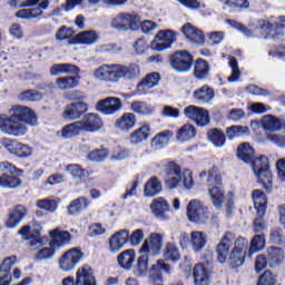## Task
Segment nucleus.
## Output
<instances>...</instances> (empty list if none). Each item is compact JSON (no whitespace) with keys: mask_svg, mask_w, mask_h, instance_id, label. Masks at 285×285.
<instances>
[{"mask_svg":"<svg viewBox=\"0 0 285 285\" xmlns=\"http://www.w3.org/2000/svg\"><path fill=\"white\" fill-rule=\"evenodd\" d=\"M210 268L206 267L203 264L195 265L193 269V277L195 285H210Z\"/></svg>","mask_w":285,"mask_h":285,"instance_id":"27","label":"nucleus"},{"mask_svg":"<svg viewBox=\"0 0 285 285\" xmlns=\"http://www.w3.org/2000/svg\"><path fill=\"white\" fill-rule=\"evenodd\" d=\"M237 155L239 159L245 161V164H250V161L255 159V149L253 146H250V144L243 142L238 146Z\"/></svg>","mask_w":285,"mask_h":285,"instance_id":"41","label":"nucleus"},{"mask_svg":"<svg viewBox=\"0 0 285 285\" xmlns=\"http://www.w3.org/2000/svg\"><path fill=\"white\" fill-rule=\"evenodd\" d=\"M235 242V234L226 232L216 247L217 259L219 264H226L228 261V253H230V246Z\"/></svg>","mask_w":285,"mask_h":285,"instance_id":"18","label":"nucleus"},{"mask_svg":"<svg viewBox=\"0 0 285 285\" xmlns=\"http://www.w3.org/2000/svg\"><path fill=\"white\" fill-rule=\"evenodd\" d=\"M130 239V230L120 229L109 237V250L110 253H119L124 248L125 244H128Z\"/></svg>","mask_w":285,"mask_h":285,"instance_id":"23","label":"nucleus"},{"mask_svg":"<svg viewBox=\"0 0 285 285\" xmlns=\"http://www.w3.org/2000/svg\"><path fill=\"white\" fill-rule=\"evenodd\" d=\"M56 86L59 90H70L79 86V78L77 77H61L56 80Z\"/></svg>","mask_w":285,"mask_h":285,"instance_id":"51","label":"nucleus"},{"mask_svg":"<svg viewBox=\"0 0 285 285\" xmlns=\"http://www.w3.org/2000/svg\"><path fill=\"white\" fill-rule=\"evenodd\" d=\"M164 246V235L158 233H151L142 244L139 253L147 255H159Z\"/></svg>","mask_w":285,"mask_h":285,"instance_id":"15","label":"nucleus"},{"mask_svg":"<svg viewBox=\"0 0 285 285\" xmlns=\"http://www.w3.org/2000/svg\"><path fill=\"white\" fill-rule=\"evenodd\" d=\"M197 137V128L190 124H185L176 130V140L179 144H186V141H193Z\"/></svg>","mask_w":285,"mask_h":285,"instance_id":"28","label":"nucleus"},{"mask_svg":"<svg viewBox=\"0 0 285 285\" xmlns=\"http://www.w3.org/2000/svg\"><path fill=\"white\" fill-rule=\"evenodd\" d=\"M149 208L156 219H159L160 222H168V219H170V216L166 214L170 213V205L164 197L154 199L149 205Z\"/></svg>","mask_w":285,"mask_h":285,"instance_id":"19","label":"nucleus"},{"mask_svg":"<svg viewBox=\"0 0 285 285\" xmlns=\"http://www.w3.org/2000/svg\"><path fill=\"white\" fill-rule=\"evenodd\" d=\"M135 124H137V118L135 117V114H124L115 124V127L118 128V130H131V128H135Z\"/></svg>","mask_w":285,"mask_h":285,"instance_id":"38","label":"nucleus"},{"mask_svg":"<svg viewBox=\"0 0 285 285\" xmlns=\"http://www.w3.org/2000/svg\"><path fill=\"white\" fill-rule=\"evenodd\" d=\"M194 63L193 55L188 51H176L170 57V66L174 70H177V72H188Z\"/></svg>","mask_w":285,"mask_h":285,"instance_id":"14","label":"nucleus"},{"mask_svg":"<svg viewBox=\"0 0 285 285\" xmlns=\"http://www.w3.org/2000/svg\"><path fill=\"white\" fill-rule=\"evenodd\" d=\"M117 262L121 268L125 271H130L132 264L135 263V249H127L120 253L117 257Z\"/></svg>","mask_w":285,"mask_h":285,"instance_id":"40","label":"nucleus"},{"mask_svg":"<svg viewBox=\"0 0 285 285\" xmlns=\"http://www.w3.org/2000/svg\"><path fill=\"white\" fill-rule=\"evenodd\" d=\"M87 112L88 104L83 101L71 102L65 107L62 117L69 121H75L76 119H81V117H83V115Z\"/></svg>","mask_w":285,"mask_h":285,"instance_id":"20","label":"nucleus"},{"mask_svg":"<svg viewBox=\"0 0 285 285\" xmlns=\"http://www.w3.org/2000/svg\"><path fill=\"white\" fill-rule=\"evenodd\" d=\"M0 188H19L21 180L14 175H19L21 169H17L14 165L9 161L0 163Z\"/></svg>","mask_w":285,"mask_h":285,"instance_id":"6","label":"nucleus"},{"mask_svg":"<svg viewBox=\"0 0 285 285\" xmlns=\"http://www.w3.org/2000/svg\"><path fill=\"white\" fill-rule=\"evenodd\" d=\"M266 246V237L264 235H255L250 242L249 246V257L253 253H258V250H264Z\"/></svg>","mask_w":285,"mask_h":285,"instance_id":"56","label":"nucleus"},{"mask_svg":"<svg viewBox=\"0 0 285 285\" xmlns=\"http://www.w3.org/2000/svg\"><path fill=\"white\" fill-rule=\"evenodd\" d=\"M79 67L71 63H57L50 68V75L57 77L59 75H77Z\"/></svg>","mask_w":285,"mask_h":285,"instance_id":"36","label":"nucleus"},{"mask_svg":"<svg viewBox=\"0 0 285 285\" xmlns=\"http://www.w3.org/2000/svg\"><path fill=\"white\" fill-rule=\"evenodd\" d=\"M208 239L206 233L204 232H191L189 237V244L194 250V253H202L204 248H206Z\"/></svg>","mask_w":285,"mask_h":285,"instance_id":"31","label":"nucleus"},{"mask_svg":"<svg viewBox=\"0 0 285 285\" xmlns=\"http://www.w3.org/2000/svg\"><path fill=\"white\" fill-rule=\"evenodd\" d=\"M38 208L47 210L48 213H55L57 210V203L55 199L45 198L37 202Z\"/></svg>","mask_w":285,"mask_h":285,"instance_id":"60","label":"nucleus"},{"mask_svg":"<svg viewBox=\"0 0 285 285\" xmlns=\"http://www.w3.org/2000/svg\"><path fill=\"white\" fill-rule=\"evenodd\" d=\"M181 32L185 35L186 39H189V41L196 46H204L206 42V36H204V31L190 23H186L181 28Z\"/></svg>","mask_w":285,"mask_h":285,"instance_id":"25","label":"nucleus"},{"mask_svg":"<svg viewBox=\"0 0 285 285\" xmlns=\"http://www.w3.org/2000/svg\"><path fill=\"white\" fill-rule=\"evenodd\" d=\"M208 75H210V65H208V61L202 58L197 59L194 65V77L204 80L208 78Z\"/></svg>","mask_w":285,"mask_h":285,"instance_id":"37","label":"nucleus"},{"mask_svg":"<svg viewBox=\"0 0 285 285\" xmlns=\"http://www.w3.org/2000/svg\"><path fill=\"white\" fill-rule=\"evenodd\" d=\"M81 132H83V129L79 120L71 122L69 125H66L62 128V137H65V139H72V137H77L81 135Z\"/></svg>","mask_w":285,"mask_h":285,"instance_id":"47","label":"nucleus"},{"mask_svg":"<svg viewBox=\"0 0 285 285\" xmlns=\"http://www.w3.org/2000/svg\"><path fill=\"white\" fill-rule=\"evenodd\" d=\"M187 217L191 224H206L210 217V212L202 202L194 199L187 205Z\"/></svg>","mask_w":285,"mask_h":285,"instance_id":"8","label":"nucleus"},{"mask_svg":"<svg viewBox=\"0 0 285 285\" xmlns=\"http://www.w3.org/2000/svg\"><path fill=\"white\" fill-rule=\"evenodd\" d=\"M248 239L244 237H238L234 242V247L232 248L228 256V262L232 268H239V266H244L246 253H248Z\"/></svg>","mask_w":285,"mask_h":285,"instance_id":"7","label":"nucleus"},{"mask_svg":"<svg viewBox=\"0 0 285 285\" xmlns=\"http://www.w3.org/2000/svg\"><path fill=\"white\" fill-rule=\"evenodd\" d=\"M0 145L2 148H6V150H8L10 155L20 157V159H26V157H30L32 155V147H30L29 145L19 142L17 140L2 138L0 140Z\"/></svg>","mask_w":285,"mask_h":285,"instance_id":"13","label":"nucleus"},{"mask_svg":"<svg viewBox=\"0 0 285 285\" xmlns=\"http://www.w3.org/2000/svg\"><path fill=\"white\" fill-rule=\"evenodd\" d=\"M110 156V150L106 148L94 149L87 156L89 161H94L95 164H101V161H106V158Z\"/></svg>","mask_w":285,"mask_h":285,"instance_id":"53","label":"nucleus"},{"mask_svg":"<svg viewBox=\"0 0 285 285\" xmlns=\"http://www.w3.org/2000/svg\"><path fill=\"white\" fill-rule=\"evenodd\" d=\"M9 6L11 8H28L16 13L18 19H39V17H43V10L50 7V0H26L23 4H21V0H9Z\"/></svg>","mask_w":285,"mask_h":285,"instance_id":"3","label":"nucleus"},{"mask_svg":"<svg viewBox=\"0 0 285 285\" xmlns=\"http://www.w3.org/2000/svg\"><path fill=\"white\" fill-rule=\"evenodd\" d=\"M244 117H246V111H244V109H242V108L230 109L227 115V119L229 121H239V120L244 119Z\"/></svg>","mask_w":285,"mask_h":285,"instance_id":"63","label":"nucleus"},{"mask_svg":"<svg viewBox=\"0 0 285 285\" xmlns=\"http://www.w3.org/2000/svg\"><path fill=\"white\" fill-rule=\"evenodd\" d=\"M83 259V252L79 247H73L65 252L59 258V268L65 273L75 271L77 264Z\"/></svg>","mask_w":285,"mask_h":285,"instance_id":"9","label":"nucleus"},{"mask_svg":"<svg viewBox=\"0 0 285 285\" xmlns=\"http://www.w3.org/2000/svg\"><path fill=\"white\" fill-rule=\"evenodd\" d=\"M49 235L52 238L50 240L51 248H59L61 246H66V244H70L71 236L68 232L53 229L49 233Z\"/></svg>","mask_w":285,"mask_h":285,"instance_id":"29","label":"nucleus"},{"mask_svg":"<svg viewBox=\"0 0 285 285\" xmlns=\"http://www.w3.org/2000/svg\"><path fill=\"white\" fill-rule=\"evenodd\" d=\"M11 116L0 115V130L11 137L28 135V126H37V115L26 106L17 105L10 109ZM28 124V126H26Z\"/></svg>","mask_w":285,"mask_h":285,"instance_id":"1","label":"nucleus"},{"mask_svg":"<svg viewBox=\"0 0 285 285\" xmlns=\"http://www.w3.org/2000/svg\"><path fill=\"white\" fill-rule=\"evenodd\" d=\"M111 28L127 32V30H139V16L131 13H120L111 21Z\"/></svg>","mask_w":285,"mask_h":285,"instance_id":"12","label":"nucleus"},{"mask_svg":"<svg viewBox=\"0 0 285 285\" xmlns=\"http://www.w3.org/2000/svg\"><path fill=\"white\" fill-rule=\"evenodd\" d=\"M185 117H187V119H190L191 121H195V124L200 127L208 126L210 124L209 112L202 107L193 105L186 107Z\"/></svg>","mask_w":285,"mask_h":285,"instance_id":"16","label":"nucleus"},{"mask_svg":"<svg viewBox=\"0 0 285 285\" xmlns=\"http://www.w3.org/2000/svg\"><path fill=\"white\" fill-rule=\"evenodd\" d=\"M79 121L83 132H99L104 128V120L98 114H87Z\"/></svg>","mask_w":285,"mask_h":285,"instance_id":"21","label":"nucleus"},{"mask_svg":"<svg viewBox=\"0 0 285 285\" xmlns=\"http://www.w3.org/2000/svg\"><path fill=\"white\" fill-rule=\"evenodd\" d=\"M208 184H214V187L209 188V196L215 208H222L224 204V190H222V175H219V168L212 167L207 175Z\"/></svg>","mask_w":285,"mask_h":285,"instance_id":"4","label":"nucleus"},{"mask_svg":"<svg viewBox=\"0 0 285 285\" xmlns=\"http://www.w3.org/2000/svg\"><path fill=\"white\" fill-rule=\"evenodd\" d=\"M164 258L166 262H179V259H181L179 248L173 243H167L164 249Z\"/></svg>","mask_w":285,"mask_h":285,"instance_id":"50","label":"nucleus"},{"mask_svg":"<svg viewBox=\"0 0 285 285\" xmlns=\"http://www.w3.org/2000/svg\"><path fill=\"white\" fill-rule=\"evenodd\" d=\"M208 139L216 148H224L226 146V135L219 129H210L208 131Z\"/></svg>","mask_w":285,"mask_h":285,"instance_id":"48","label":"nucleus"},{"mask_svg":"<svg viewBox=\"0 0 285 285\" xmlns=\"http://www.w3.org/2000/svg\"><path fill=\"white\" fill-rule=\"evenodd\" d=\"M145 197H157L161 193V180L157 177H151L145 184Z\"/></svg>","mask_w":285,"mask_h":285,"instance_id":"39","label":"nucleus"},{"mask_svg":"<svg viewBox=\"0 0 285 285\" xmlns=\"http://www.w3.org/2000/svg\"><path fill=\"white\" fill-rule=\"evenodd\" d=\"M72 37H75V30L68 27H61L56 33V39L58 41H66L72 39Z\"/></svg>","mask_w":285,"mask_h":285,"instance_id":"62","label":"nucleus"},{"mask_svg":"<svg viewBox=\"0 0 285 285\" xmlns=\"http://www.w3.org/2000/svg\"><path fill=\"white\" fill-rule=\"evenodd\" d=\"M88 206H90V202H88L86 197H80L70 203L68 206V213L69 215H77L81 213V210L88 208Z\"/></svg>","mask_w":285,"mask_h":285,"instance_id":"49","label":"nucleus"},{"mask_svg":"<svg viewBox=\"0 0 285 285\" xmlns=\"http://www.w3.org/2000/svg\"><path fill=\"white\" fill-rule=\"evenodd\" d=\"M17 264V256L12 255L9 257H6L2 261V264L0 265V275L4 276V277H9L12 278V266H14Z\"/></svg>","mask_w":285,"mask_h":285,"instance_id":"52","label":"nucleus"},{"mask_svg":"<svg viewBox=\"0 0 285 285\" xmlns=\"http://www.w3.org/2000/svg\"><path fill=\"white\" fill-rule=\"evenodd\" d=\"M161 77L158 72L148 73L137 86L139 95H146L150 88H155L159 83Z\"/></svg>","mask_w":285,"mask_h":285,"instance_id":"30","label":"nucleus"},{"mask_svg":"<svg viewBox=\"0 0 285 285\" xmlns=\"http://www.w3.org/2000/svg\"><path fill=\"white\" fill-rule=\"evenodd\" d=\"M262 126L269 132H277V130H282V120L275 116L267 115L262 118Z\"/></svg>","mask_w":285,"mask_h":285,"instance_id":"44","label":"nucleus"},{"mask_svg":"<svg viewBox=\"0 0 285 285\" xmlns=\"http://www.w3.org/2000/svg\"><path fill=\"white\" fill-rule=\"evenodd\" d=\"M150 137V125L144 124L141 127L130 134L129 140L134 146H139Z\"/></svg>","mask_w":285,"mask_h":285,"instance_id":"32","label":"nucleus"},{"mask_svg":"<svg viewBox=\"0 0 285 285\" xmlns=\"http://www.w3.org/2000/svg\"><path fill=\"white\" fill-rule=\"evenodd\" d=\"M253 171L258 178L259 184L263 185V188L269 193L273 188V174L268 169V157L261 156L253 161Z\"/></svg>","mask_w":285,"mask_h":285,"instance_id":"5","label":"nucleus"},{"mask_svg":"<svg viewBox=\"0 0 285 285\" xmlns=\"http://www.w3.org/2000/svg\"><path fill=\"white\" fill-rule=\"evenodd\" d=\"M62 285H97V279L95 278V274H92V268L88 265H83L78 268L75 278L68 276L62 279Z\"/></svg>","mask_w":285,"mask_h":285,"instance_id":"11","label":"nucleus"},{"mask_svg":"<svg viewBox=\"0 0 285 285\" xmlns=\"http://www.w3.org/2000/svg\"><path fill=\"white\" fill-rule=\"evenodd\" d=\"M176 41L177 32L170 29L159 30L151 42V48L157 52H164L170 49Z\"/></svg>","mask_w":285,"mask_h":285,"instance_id":"10","label":"nucleus"},{"mask_svg":"<svg viewBox=\"0 0 285 285\" xmlns=\"http://www.w3.org/2000/svg\"><path fill=\"white\" fill-rule=\"evenodd\" d=\"M28 215V208L22 205L16 206L10 213L6 220L7 228H17L23 222V218Z\"/></svg>","mask_w":285,"mask_h":285,"instance_id":"26","label":"nucleus"},{"mask_svg":"<svg viewBox=\"0 0 285 285\" xmlns=\"http://www.w3.org/2000/svg\"><path fill=\"white\" fill-rule=\"evenodd\" d=\"M165 181L168 186V188H177L179 186V183L181 181V168L176 163H168L165 166Z\"/></svg>","mask_w":285,"mask_h":285,"instance_id":"22","label":"nucleus"},{"mask_svg":"<svg viewBox=\"0 0 285 285\" xmlns=\"http://www.w3.org/2000/svg\"><path fill=\"white\" fill-rule=\"evenodd\" d=\"M130 157V150L124 147H115L111 151V161H124Z\"/></svg>","mask_w":285,"mask_h":285,"instance_id":"59","label":"nucleus"},{"mask_svg":"<svg viewBox=\"0 0 285 285\" xmlns=\"http://www.w3.org/2000/svg\"><path fill=\"white\" fill-rule=\"evenodd\" d=\"M134 274L136 277H146L148 275V254H142L137 258Z\"/></svg>","mask_w":285,"mask_h":285,"instance_id":"45","label":"nucleus"},{"mask_svg":"<svg viewBox=\"0 0 285 285\" xmlns=\"http://www.w3.org/2000/svg\"><path fill=\"white\" fill-rule=\"evenodd\" d=\"M65 170L72 177V179H79V181L88 179V177L92 175V171L83 169V167H81L79 164L67 165Z\"/></svg>","mask_w":285,"mask_h":285,"instance_id":"35","label":"nucleus"},{"mask_svg":"<svg viewBox=\"0 0 285 285\" xmlns=\"http://www.w3.org/2000/svg\"><path fill=\"white\" fill-rule=\"evenodd\" d=\"M229 68H232V75L227 78L229 83H235L239 81V77H242V71H239V66L237 65V59L234 57H229Z\"/></svg>","mask_w":285,"mask_h":285,"instance_id":"58","label":"nucleus"},{"mask_svg":"<svg viewBox=\"0 0 285 285\" xmlns=\"http://www.w3.org/2000/svg\"><path fill=\"white\" fill-rule=\"evenodd\" d=\"M161 271H165V273H170V265L159 259L149 269V281L153 282V284L161 282Z\"/></svg>","mask_w":285,"mask_h":285,"instance_id":"33","label":"nucleus"},{"mask_svg":"<svg viewBox=\"0 0 285 285\" xmlns=\"http://www.w3.org/2000/svg\"><path fill=\"white\" fill-rule=\"evenodd\" d=\"M20 101H41L43 95L35 89L24 90L19 94Z\"/></svg>","mask_w":285,"mask_h":285,"instance_id":"57","label":"nucleus"},{"mask_svg":"<svg viewBox=\"0 0 285 285\" xmlns=\"http://www.w3.org/2000/svg\"><path fill=\"white\" fill-rule=\"evenodd\" d=\"M170 137H173V134L170 130H165L163 132L157 134L151 139V147L156 148L157 150H161L164 146H168V141H170Z\"/></svg>","mask_w":285,"mask_h":285,"instance_id":"46","label":"nucleus"},{"mask_svg":"<svg viewBox=\"0 0 285 285\" xmlns=\"http://www.w3.org/2000/svg\"><path fill=\"white\" fill-rule=\"evenodd\" d=\"M96 108L99 112H102V115H117V112L124 108V102L118 97H107L99 100Z\"/></svg>","mask_w":285,"mask_h":285,"instance_id":"17","label":"nucleus"},{"mask_svg":"<svg viewBox=\"0 0 285 285\" xmlns=\"http://www.w3.org/2000/svg\"><path fill=\"white\" fill-rule=\"evenodd\" d=\"M284 262V249L279 247H269L267 249V263L268 266H277Z\"/></svg>","mask_w":285,"mask_h":285,"instance_id":"42","label":"nucleus"},{"mask_svg":"<svg viewBox=\"0 0 285 285\" xmlns=\"http://www.w3.org/2000/svg\"><path fill=\"white\" fill-rule=\"evenodd\" d=\"M97 41H99V36L97 35V31L89 30L79 32L69 40V43L71 46H95Z\"/></svg>","mask_w":285,"mask_h":285,"instance_id":"24","label":"nucleus"},{"mask_svg":"<svg viewBox=\"0 0 285 285\" xmlns=\"http://www.w3.org/2000/svg\"><path fill=\"white\" fill-rule=\"evenodd\" d=\"M194 97L197 99V101L208 104V101H213L215 97V91L213 90V88L208 87V85H205L194 91Z\"/></svg>","mask_w":285,"mask_h":285,"instance_id":"43","label":"nucleus"},{"mask_svg":"<svg viewBox=\"0 0 285 285\" xmlns=\"http://www.w3.org/2000/svg\"><path fill=\"white\" fill-rule=\"evenodd\" d=\"M252 198L254 202V208L257 210V215H266V206L268 204L266 194H264L262 189H255L252 194Z\"/></svg>","mask_w":285,"mask_h":285,"instance_id":"34","label":"nucleus"},{"mask_svg":"<svg viewBox=\"0 0 285 285\" xmlns=\"http://www.w3.org/2000/svg\"><path fill=\"white\" fill-rule=\"evenodd\" d=\"M275 282L276 279L273 272L266 271L259 276L257 285H275Z\"/></svg>","mask_w":285,"mask_h":285,"instance_id":"64","label":"nucleus"},{"mask_svg":"<svg viewBox=\"0 0 285 285\" xmlns=\"http://www.w3.org/2000/svg\"><path fill=\"white\" fill-rule=\"evenodd\" d=\"M226 23H228L230 28H234L235 30H238V32H242L244 37H253V30L248 29L243 23H239L236 20H230V19H227Z\"/></svg>","mask_w":285,"mask_h":285,"instance_id":"61","label":"nucleus"},{"mask_svg":"<svg viewBox=\"0 0 285 285\" xmlns=\"http://www.w3.org/2000/svg\"><path fill=\"white\" fill-rule=\"evenodd\" d=\"M139 75H141V69L137 63L128 66L105 63L94 71L95 79L98 81H106L107 83H117L119 79H128L131 81V79H138Z\"/></svg>","mask_w":285,"mask_h":285,"instance_id":"2","label":"nucleus"},{"mask_svg":"<svg viewBox=\"0 0 285 285\" xmlns=\"http://www.w3.org/2000/svg\"><path fill=\"white\" fill-rule=\"evenodd\" d=\"M130 108L138 115H153V112H155V108L144 101H134L131 102Z\"/></svg>","mask_w":285,"mask_h":285,"instance_id":"54","label":"nucleus"},{"mask_svg":"<svg viewBox=\"0 0 285 285\" xmlns=\"http://www.w3.org/2000/svg\"><path fill=\"white\" fill-rule=\"evenodd\" d=\"M246 134H248V127L246 126L234 125L226 128V137L230 140L237 139L238 137H244Z\"/></svg>","mask_w":285,"mask_h":285,"instance_id":"55","label":"nucleus"}]
</instances>
